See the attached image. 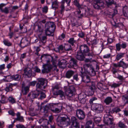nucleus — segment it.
Returning <instances> with one entry per match:
<instances>
[{"mask_svg":"<svg viewBox=\"0 0 128 128\" xmlns=\"http://www.w3.org/2000/svg\"><path fill=\"white\" fill-rule=\"evenodd\" d=\"M43 58L46 59L47 64H44L43 69L42 72V73H48L50 72L51 69L55 70L57 68V63L58 57L57 56H52L50 55L44 54L41 56L40 59Z\"/></svg>","mask_w":128,"mask_h":128,"instance_id":"f257e3e1","label":"nucleus"},{"mask_svg":"<svg viewBox=\"0 0 128 128\" xmlns=\"http://www.w3.org/2000/svg\"><path fill=\"white\" fill-rule=\"evenodd\" d=\"M56 120L58 122V125L62 127L67 126L70 123V118L66 115L62 117H58Z\"/></svg>","mask_w":128,"mask_h":128,"instance_id":"f03ea898","label":"nucleus"},{"mask_svg":"<svg viewBox=\"0 0 128 128\" xmlns=\"http://www.w3.org/2000/svg\"><path fill=\"white\" fill-rule=\"evenodd\" d=\"M45 31L46 34L48 36H52L53 33L56 28V26L54 23L48 22L46 23L45 25Z\"/></svg>","mask_w":128,"mask_h":128,"instance_id":"7ed1b4c3","label":"nucleus"},{"mask_svg":"<svg viewBox=\"0 0 128 128\" xmlns=\"http://www.w3.org/2000/svg\"><path fill=\"white\" fill-rule=\"evenodd\" d=\"M38 80V82L36 85V90L40 92L46 88L47 84V81L42 78H39Z\"/></svg>","mask_w":128,"mask_h":128,"instance_id":"20e7f679","label":"nucleus"},{"mask_svg":"<svg viewBox=\"0 0 128 128\" xmlns=\"http://www.w3.org/2000/svg\"><path fill=\"white\" fill-rule=\"evenodd\" d=\"M103 121L104 123L107 125H112L114 124L113 117L109 113H106L104 117Z\"/></svg>","mask_w":128,"mask_h":128,"instance_id":"39448f33","label":"nucleus"},{"mask_svg":"<svg viewBox=\"0 0 128 128\" xmlns=\"http://www.w3.org/2000/svg\"><path fill=\"white\" fill-rule=\"evenodd\" d=\"M84 68H86V74L87 73L92 76L96 75V72L92 64H84Z\"/></svg>","mask_w":128,"mask_h":128,"instance_id":"423d86ee","label":"nucleus"},{"mask_svg":"<svg viewBox=\"0 0 128 128\" xmlns=\"http://www.w3.org/2000/svg\"><path fill=\"white\" fill-rule=\"evenodd\" d=\"M91 108L94 110L96 112L100 114L102 113L104 110L103 106L98 104H94L91 106ZM101 116V115H100Z\"/></svg>","mask_w":128,"mask_h":128,"instance_id":"0eeeda50","label":"nucleus"},{"mask_svg":"<svg viewBox=\"0 0 128 128\" xmlns=\"http://www.w3.org/2000/svg\"><path fill=\"white\" fill-rule=\"evenodd\" d=\"M81 70L80 71L81 74L80 76L82 78V80L85 83H88L90 82V77L87 74L86 72L84 71L83 68H81Z\"/></svg>","mask_w":128,"mask_h":128,"instance_id":"6e6552de","label":"nucleus"},{"mask_svg":"<svg viewBox=\"0 0 128 128\" xmlns=\"http://www.w3.org/2000/svg\"><path fill=\"white\" fill-rule=\"evenodd\" d=\"M75 91V88L73 86H70L66 91L65 95L67 98L70 100V98H71L73 95V92Z\"/></svg>","mask_w":128,"mask_h":128,"instance_id":"1a4fd4ad","label":"nucleus"},{"mask_svg":"<svg viewBox=\"0 0 128 128\" xmlns=\"http://www.w3.org/2000/svg\"><path fill=\"white\" fill-rule=\"evenodd\" d=\"M76 116L80 120H83L85 118V113L81 109H77L76 110Z\"/></svg>","mask_w":128,"mask_h":128,"instance_id":"9d476101","label":"nucleus"},{"mask_svg":"<svg viewBox=\"0 0 128 128\" xmlns=\"http://www.w3.org/2000/svg\"><path fill=\"white\" fill-rule=\"evenodd\" d=\"M113 65L116 68L122 67L123 68H126L128 67V64L126 63L122 60H120L117 64H113Z\"/></svg>","mask_w":128,"mask_h":128,"instance_id":"9b49d317","label":"nucleus"},{"mask_svg":"<svg viewBox=\"0 0 128 128\" xmlns=\"http://www.w3.org/2000/svg\"><path fill=\"white\" fill-rule=\"evenodd\" d=\"M94 1L96 2V3L93 5L94 8L95 9H100L101 7H102L104 6V2L103 0H95Z\"/></svg>","mask_w":128,"mask_h":128,"instance_id":"f8f14e48","label":"nucleus"},{"mask_svg":"<svg viewBox=\"0 0 128 128\" xmlns=\"http://www.w3.org/2000/svg\"><path fill=\"white\" fill-rule=\"evenodd\" d=\"M121 111V109L118 106L115 107L113 108L111 110V109L109 108H108V110H106V113H109L110 114H113L114 112L116 113L120 112Z\"/></svg>","mask_w":128,"mask_h":128,"instance_id":"ddd939ff","label":"nucleus"},{"mask_svg":"<svg viewBox=\"0 0 128 128\" xmlns=\"http://www.w3.org/2000/svg\"><path fill=\"white\" fill-rule=\"evenodd\" d=\"M78 61L77 60L74 58H72L69 62V65L68 67L69 68H73L74 67L77 66Z\"/></svg>","mask_w":128,"mask_h":128,"instance_id":"4468645a","label":"nucleus"},{"mask_svg":"<svg viewBox=\"0 0 128 128\" xmlns=\"http://www.w3.org/2000/svg\"><path fill=\"white\" fill-rule=\"evenodd\" d=\"M80 52L84 54L88 53L89 51L88 46L86 44L81 45L80 47Z\"/></svg>","mask_w":128,"mask_h":128,"instance_id":"2eb2a0df","label":"nucleus"},{"mask_svg":"<svg viewBox=\"0 0 128 128\" xmlns=\"http://www.w3.org/2000/svg\"><path fill=\"white\" fill-rule=\"evenodd\" d=\"M29 86H25L24 84H22V90L23 94L26 95L29 92Z\"/></svg>","mask_w":128,"mask_h":128,"instance_id":"dca6fc26","label":"nucleus"},{"mask_svg":"<svg viewBox=\"0 0 128 128\" xmlns=\"http://www.w3.org/2000/svg\"><path fill=\"white\" fill-rule=\"evenodd\" d=\"M83 54L81 52H78L76 56V58L80 60H83L85 58Z\"/></svg>","mask_w":128,"mask_h":128,"instance_id":"f3484780","label":"nucleus"},{"mask_svg":"<svg viewBox=\"0 0 128 128\" xmlns=\"http://www.w3.org/2000/svg\"><path fill=\"white\" fill-rule=\"evenodd\" d=\"M20 43V46L21 48H23L28 45L29 42L26 39H25L22 40Z\"/></svg>","mask_w":128,"mask_h":128,"instance_id":"a211bd4d","label":"nucleus"},{"mask_svg":"<svg viewBox=\"0 0 128 128\" xmlns=\"http://www.w3.org/2000/svg\"><path fill=\"white\" fill-rule=\"evenodd\" d=\"M24 73L28 77H30L32 75V70L30 68H26L24 70Z\"/></svg>","mask_w":128,"mask_h":128,"instance_id":"6ab92c4d","label":"nucleus"},{"mask_svg":"<svg viewBox=\"0 0 128 128\" xmlns=\"http://www.w3.org/2000/svg\"><path fill=\"white\" fill-rule=\"evenodd\" d=\"M66 61L64 60H62L59 62L58 65L61 68H63L66 66L67 64Z\"/></svg>","mask_w":128,"mask_h":128,"instance_id":"aec40b11","label":"nucleus"},{"mask_svg":"<svg viewBox=\"0 0 128 128\" xmlns=\"http://www.w3.org/2000/svg\"><path fill=\"white\" fill-rule=\"evenodd\" d=\"M55 95H60V98H64L65 97V94L64 92L61 90H58L56 92H55V93L53 94Z\"/></svg>","mask_w":128,"mask_h":128,"instance_id":"412c9836","label":"nucleus"},{"mask_svg":"<svg viewBox=\"0 0 128 128\" xmlns=\"http://www.w3.org/2000/svg\"><path fill=\"white\" fill-rule=\"evenodd\" d=\"M1 92H0V96H1V99L0 102L2 103H5L8 102V99L4 95H2Z\"/></svg>","mask_w":128,"mask_h":128,"instance_id":"4be33fe9","label":"nucleus"},{"mask_svg":"<svg viewBox=\"0 0 128 128\" xmlns=\"http://www.w3.org/2000/svg\"><path fill=\"white\" fill-rule=\"evenodd\" d=\"M122 12L124 16L128 18V7L126 6L123 7Z\"/></svg>","mask_w":128,"mask_h":128,"instance_id":"5701e85b","label":"nucleus"},{"mask_svg":"<svg viewBox=\"0 0 128 128\" xmlns=\"http://www.w3.org/2000/svg\"><path fill=\"white\" fill-rule=\"evenodd\" d=\"M74 74V72L72 70H69L67 71L66 74L65 76L68 78H70Z\"/></svg>","mask_w":128,"mask_h":128,"instance_id":"b1692460","label":"nucleus"},{"mask_svg":"<svg viewBox=\"0 0 128 128\" xmlns=\"http://www.w3.org/2000/svg\"><path fill=\"white\" fill-rule=\"evenodd\" d=\"M72 124L71 125H79V124L78 122V120L75 117L73 116L71 118Z\"/></svg>","mask_w":128,"mask_h":128,"instance_id":"393cba45","label":"nucleus"},{"mask_svg":"<svg viewBox=\"0 0 128 128\" xmlns=\"http://www.w3.org/2000/svg\"><path fill=\"white\" fill-rule=\"evenodd\" d=\"M17 118L15 119L16 120L20 122H23L24 120L23 117L20 116V112H18L16 114Z\"/></svg>","mask_w":128,"mask_h":128,"instance_id":"a878e982","label":"nucleus"},{"mask_svg":"<svg viewBox=\"0 0 128 128\" xmlns=\"http://www.w3.org/2000/svg\"><path fill=\"white\" fill-rule=\"evenodd\" d=\"M13 86V84H12L9 83L8 86L6 87L5 90L7 92H12L13 90L12 88Z\"/></svg>","mask_w":128,"mask_h":128,"instance_id":"bb28decb","label":"nucleus"},{"mask_svg":"<svg viewBox=\"0 0 128 128\" xmlns=\"http://www.w3.org/2000/svg\"><path fill=\"white\" fill-rule=\"evenodd\" d=\"M40 94V92L36 91L33 92H32V98L34 99L37 98Z\"/></svg>","mask_w":128,"mask_h":128,"instance_id":"cd10ccee","label":"nucleus"},{"mask_svg":"<svg viewBox=\"0 0 128 128\" xmlns=\"http://www.w3.org/2000/svg\"><path fill=\"white\" fill-rule=\"evenodd\" d=\"M94 122L96 124L100 122L101 121V118L100 116H98L96 114H95L94 117Z\"/></svg>","mask_w":128,"mask_h":128,"instance_id":"c85d7f7f","label":"nucleus"},{"mask_svg":"<svg viewBox=\"0 0 128 128\" xmlns=\"http://www.w3.org/2000/svg\"><path fill=\"white\" fill-rule=\"evenodd\" d=\"M112 101V99L110 97H108L104 100V102L107 105H108Z\"/></svg>","mask_w":128,"mask_h":128,"instance_id":"c756f323","label":"nucleus"},{"mask_svg":"<svg viewBox=\"0 0 128 128\" xmlns=\"http://www.w3.org/2000/svg\"><path fill=\"white\" fill-rule=\"evenodd\" d=\"M125 54L124 53L121 52L118 54L116 56V60L117 61L119 60L124 56Z\"/></svg>","mask_w":128,"mask_h":128,"instance_id":"7c9ffc66","label":"nucleus"},{"mask_svg":"<svg viewBox=\"0 0 128 128\" xmlns=\"http://www.w3.org/2000/svg\"><path fill=\"white\" fill-rule=\"evenodd\" d=\"M21 76L17 74L12 75L13 80L16 81H19L21 78Z\"/></svg>","mask_w":128,"mask_h":128,"instance_id":"2f4dec72","label":"nucleus"},{"mask_svg":"<svg viewBox=\"0 0 128 128\" xmlns=\"http://www.w3.org/2000/svg\"><path fill=\"white\" fill-rule=\"evenodd\" d=\"M4 77L5 78L4 79V80L5 82H10L12 80H13L12 75H8L6 76H4Z\"/></svg>","mask_w":128,"mask_h":128,"instance_id":"473e14b6","label":"nucleus"},{"mask_svg":"<svg viewBox=\"0 0 128 128\" xmlns=\"http://www.w3.org/2000/svg\"><path fill=\"white\" fill-rule=\"evenodd\" d=\"M64 49L66 51H68L72 50V48L70 44H65L64 46Z\"/></svg>","mask_w":128,"mask_h":128,"instance_id":"72a5a7b5","label":"nucleus"},{"mask_svg":"<svg viewBox=\"0 0 128 128\" xmlns=\"http://www.w3.org/2000/svg\"><path fill=\"white\" fill-rule=\"evenodd\" d=\"M94 123L91 120H89L86 122V126H88V127L94 128Z\"/></svg>","mask_w":128,"mask_h":128,"instance_id":"f704fd0d","label":"nucleus"},{"mask_svg":"<svg viewBox=\"0 0 128 128\" xmlns=\"http://www.w3.org/2000/svg\"><path fill=\"white\" fill-rule=\"evenodd\" d=\"M38 31L40 32H42L43 31V26L41 23L39 22L38 26Z\"/></svg>","mask_w":128,"mask_h":128,"instance_id":"c9c22d12","label":"nucleus"},{"mask_svg":"<svg viewBox=\"0 0 128 128\" xmlns=\"http://www.w3.org/2000/svg\"><path fill=\"white\" fill-rule=\"evenodd\" d=\"M52 107L62 109V106L60 104H52Z\"/></svg>","mask_w":128,"mask_h":128,"instance_id":"e433bc0d","label":"nucleus"},{"mask_svg":"<svg viewBox=\"0 0 128 128\" xmlns=\"http://www.w3.org/2000/svg\"><path fill=\"white\" fill-rule=\"evenodd\" d=\"M118 126L120 128H127V126L123 122L120 121L117 124Z\"/></svg>","mask_w":128,"mask_h":128,"instance_id":"4c0bfd02","label":"nucleus"},{"mask_svg":"<svg viewBox=\"0 0 128 128\" xmlns=\"http://www.w3.org/2000/svg\"><path fill=\"white\" fill-rule=\"evenodd\" d=\"M76 40L74 38H71L68 41V43L70 44L72 46L74 45V44L76 42Z\"/></svg>","mask_w":128,"mask_h":128,"instance_id":"58836bf2","label":"nucleus"},{"mask_svg":"<svg viewBox=\"0 0 128 128\" xmlns=\"http://www.w3.org/2000/svg\"><path fill=\"white\" fill-rule=\"evenodd\" d=\"M4 44L8 46H12V44L9 41L6 39H4L3 41Z\"/></svg>","mask_w":128,"mask_h":128,"instance_id":"ea45409f","label":"nucleus"},{"mask_svg":"<svg viewBox=\"0 0 128 128\" xmlns=\"http://www.w3.org/2000/svg\"><path fill=\"white\" fill-rule=\"evenodd\" d=\"M97 86L98 88L101 90H105V86L103 85V84L102 83H98L97 84Z\"/></svg>","mask_w":128,"mask_h":128,"instance_id":"a19ab883","label":"nucleus"},{"mask_svg":"<svg viewBox=\"0 0 128 128\" xmlns=\"http://www.w3.org/2000/svg\"><path fill=\"white\" fill-rule=\"evenodd\" d=\"M59 88V86L58 85H56L52 87V92L53 94L55 93V92H56Z\"/></svg>","mask_w":128,"mask_h":128,"instance_id":"79ce46f5","label":"nucleus"},{"mask_svg":"<svg viewBox=\"0 0 128 128\" xmlns=\"http://www.w3.org/2000/svg\"><path fill=\"white\" fill-rule=\"evenodd\" d=\"M62 110L60 109H58L56 108H53L52 107L51 110L54 112L55 113H58L61 112Z\"/></svg>","mask_w":128,"mask_h":128,"instance_id":"37998d69","label":"nucleus"},{"mask_svg":"<svg viewBox=\"0 0 128 128\" xmlns=\"http://www.w3.org/2000/svg\"><path fill=\"white\" fill-rule=\"evenodd\" d=\"M10 9V7H5L4 9L2 10L1 12L6 14H8L9 13V10Z\"/></svg>","mask_w":128,"mask_h":128,"instance_id":"c03bdc74","label":"nucleus"},{"mask_svg":"<svg viewBox=\"0 0 128 128\" xmlns=\"http://www.w3.org/2000/svg\"><path fill=\"white\" fill-rule=\"evenodd\" d=\"M86 95L84 93H81L79 94L78 96V98L79 100L86 98Z\"/></svg>","mask_w":128,"mask_h":128,"instance_id":"a18cd8bd","label":"nucleus"},{"mask_svg":"<svg viewBox=\"0 0 128 128\" xmlns=\"http://www.w3.org/2000/svg\"><path fill=\"white\" fill-rule=\"evenodd\" d=\"M32 50L34 52H39L40 50V49L39 47L34 46L32 48Z\"/></svg>","mask_w":128,"mask_h":128,"instance_id":"49530a36","label":"nucleus"},{"mask_svg":"<svg viewBox=\"0 0 128 128\" xmlns=\"http://www.w3.org/2000/svg\"><path fill=\"white\" fill-rule=\"evenodd\" d=\"M85 14L87 15H91L92 14V12L90 9L88 8V10H86Z\"/></svg>","mask_w":128,"mask_h":128,"instance_id":"de8ad7c7","label":"nucleus"},{"mask_svg":"<svg viewBox=\"0 0 128 128\" xmlns=\"http://www.w3.org/2000/svg\"><path fill=\"white\" fill-rule=\"evenodd\" d=\"M9 102L12 104L14 103L15 102V100L14 98L12 96H10L8 99Z\"/></svg>","mask_w":128,"mask_h":128,"instance_id":"09e8293b","label":"nucleus"},{"mask_svg":"<svg viewBox=\"0 0 128 128\" xmlns=\"http://www.w3.org/2000/svg\"><path fill=\"white\" fill-rule=\"evenodd\" d=\"M74 4L76 7L78 8H81V6L80 4L78 2L77 0H74Z\"/></svg>","mask_w":128,"mask_h":128,"instance_id":"8fccbe9b","label":"nucleus"},{"mask_svg":"<svg viewBox=\"0 0 128 128\" xmlns=\"http://www.w3.org/2000/svg\"><path fill=\"white\" fill-rule=\"evenodd\" d=\"M122 84V83H118L116 84V83H114L112 84L111 86L112 88H116L118 87H119Z\"/></svg>","mask_w":128,"mask_h":128,"instance_id":"3c124183","label":"nucleus"},{"mask_svg":"<svg viewBox=\"0 0 128 128\" xmlns=\"http://www.w3.org/2000/svg\"><path fill=\"white\" fill-rule=\"evenodd\" d=\"M105 0L108 6L112 4H113L114 3V2L112 0L111 1V0Z\"/></svg>","mask_w":128,"mask_h":128,"instance_id":"603ef678","label":"nucleus"},{"mask_svg":"<svg viewBox=\"0 0 128 128\" xmlns=\"http://www.w3.org/2000/svg\"><path fill=\"white\" fill-rule=\"evenodd\" d=\"M58 5V3L55 0L52 3V8H56Z\"/></svg>","mask_w":128,"mask_h":128,"instance_id":"864d4df0","label":"nucleus"},{"mask_svg":"<svg viewBox=\"0 0 128 128\" xmlns=\"http://www.w3.org/2000/svg\"><path fill=\"white\" fill-rule=\"evenodd\" d=\"M46 36H42V38H40V40L41 42L43 44H44L46 42Z\"/></svg>","mask_w":128,"mask_h":128,"instance_id":"5fc2aeb1","label":"nucleus"},{"mask_svg":"<svg viewBox=\"0 0 128 128\" xmlns=\"http://www.w3.org/2000/svg\"><path fill=\"white\" fill-rule=\"evenodd\" d=\"M116 49L118 51H119L121 49V45L120 42L116 45Z\"/></svg>","mask_w":128,"mask_h":128,"instance_id":"6e6d98bb","label":"nucleus"},{"mask_svg":"<svg viewBox=\"0 0 128 128\" xmlns=\"http://www.w3.org/2000/svg\"><path fill=\"white\" fill-rule=\"evenodd\" d=\"M97 100V98L95 97L92 98H91L89 101V102L90 104H91V106L93 104H93V102L94 101L96 100Z\"/></svg>","mask_w":128,"mask_h":128,"instance_id":"4d7b16f0","label":"nucleus"},{"mask_svg":"<svg viewBox=\"0 0 128 128\" xmlns=\"http://www.w3.org/2000/svg\"><path fill=\"white\" fill-rule=\"evenodd\" d=\"M122 99L124 100H126V103L128 104V96H123Z\"/></svg>","mask_w":128,"mask_h":128,"instance_id":"13d9d810","label":"nucleus"},{"mask_svg":"<svg viewBox=\"0 0 128 128\" xmlns=\"http://www.w3.org/2000/svg\"><path fill=\"white\" fill-rule=\"evenodd\" d=\"M80 78L78 77V74H77L74 75L73 76V79L77 81L79 80Z\"/></svg>","mask_w":128,"mask_h":128,"instance_id":"bf43d9fd","label":"nucleus"},{"mask_svg":"<svg viewBox=\"0 0 128 128\" xmlns=\"http://www.w3.org/2000/svg\"><path fill=\"white\" fill-rule=\"evenodd\" d=\"M48 106L46 105L43 107L44 112V113H46L48 112Z\"/></svg>","mask_w":128,"mask_h":128,"instance_id":"052dcab7","label":"nucleus"},{"mask_svg":"<svg viewBox=\"0 0 128 128\" xmlns=\"http://www.w3.org/2000/svg\"><path fill=\"white\" fill-rule=\"evenodd\" d=\"M64 2H61V13H62V12L64 11Z\"/></svg>","mask_w":128,"mask_h":128,"instance_id":"680f3d73","label":"nucleus"},{"mask_svg":"<svg viewBox=\"0 0 128 128\" xmlns=\"http://www.w3.org/2000/svg\"><path fill=\"white\" fill-rule=\"evenodd\" d=\"M40 98L42 99L43 98H44L46 97V95L43 92H40Z\"/></svg>","mask_w":128,"mask_h":128,"instance_id":"e2e57ef3","label":"nucleus"},{"mask_svg":"<svg viewBox=\"0 0 128 128\" xmlns=\"http://www.w3.org/2000/svg\"><path fill=\"white\" fill-rule=\"evenodd\" d=\"M8 113L10 115H11L12 116H14L15 114L14 111L12 110H9L8 111Z\"/></svg>","mask_w":128,"mask_h":128,"instance_id":"0e129e2a","label":"nucleus"},{"mask_svg":"<svg viewBox=\"0 0 128 128\" xmlns=\"http://www.w3.org/2000/svg\"><path fill=\"white\" fill-rule=\"evenodd\" d=\"M48 7L47 6L44 7L42 8L43 12L46 13L48 12Z\"/></svg>","mask_w":128,"mask_h":128,"instance_id":"69168bd1","label":"nucleus"},{"mask_svg":"<svg viewBox=\"0 0 128 128\" xmlns=\"http://www.w3.org/2000/svg\"><path fill=\"white\" fill-rule=\"evenodd\" d=\"M86 93L88 94V96H91L93 94L94 92L93 91H91V90H88L86 92Z\"/></svg>","mask_w":128,"mask_h":128,"instance_id":"338daca9","label":"nucleus"},{"mask_svg":"<svg viewBox=\"0 0 128 128\" xmlns=\"http://www.w3.org/2000/svg\"><path fill=\"white\" fill-rule=\"evenodd\" d=\"M16 127L17 128H26L23 125L20 124L16 125Z\"/></svg>","mask_w":128,"mask_h":128,"instance_id":"774afa93","label":"nucleus"}]
</instances>
